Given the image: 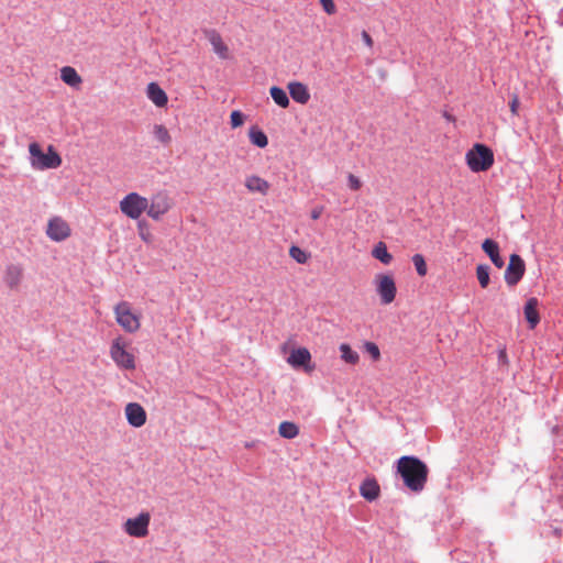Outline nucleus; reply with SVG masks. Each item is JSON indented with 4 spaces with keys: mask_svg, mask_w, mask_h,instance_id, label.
<instances>
[{
    "mask_svg": "<svg viewBox=\"0 0 563 563\" xmlns=\"http://www.w3.org/2000/svg\"><path fill=\"white\" fill-rule=\"evenodd\" d=\"M397 472L410 490L420 493L424 488L429 470L419 457L413 455L401 456L397 461Z\"/></svg>",
    "mask_w": 563,
    "mask_h": 563,
    "instance_id": "f257e3e1",
    "label": "nucleus"
},
{
    "mask_svg": "<svg viewBox=\"0 0 563 563\" xmlns=\"http://www.w3.org/2000/svg\"><path fill=\"white\" fill-rule=\"evenodd\" d=\"M29 152L31 165L35 169H53L62 165V157L52 145L48 146L47 153H43L40 144L33 142L29 145Z\"/></svg>",
    "mask_w": 563,
    "mask_h": 563,
    "instance_id": "f03ea898",
    "label": "nucleus"
},
{
    "mask_svg": "<svg viewBox=\"0 0 563 563\" xmlns=\"http://www.w3.org/2000/svg\"><path fill=\"white\" fill-rule=\"evenodd\" d=\"M466 163L470 169L474 173L486 172L494 164V153L485 144L476 143L467 151Z\"/></svg>",
    "mask_w": 563,
    "mask_h": 563,
    "instance_id": "7ed1b4c3",
    "label": "nucleus"
},
{
    "mask_svg": "<svg viewBox=\"0 0 563 563\" xmlns=\"http://www.w3.org/2000/svg\"><path fill=\"white\" fill-rule=\"evenodd\" d=\"M172 207V200L165 191H159L151 198L148 205L147 199L143 197V212L157 220L161 216L166 213Z\"/></svg>",
    "mask_w": 563,
    "mask_h": 563,
    "instance_id": "20e7f679",
    "label": "nucleus"
},
{
    "mask_svg": "<svg viewBox=\"0 0 563 563\" xmlns=\"http://www.w3.org/2000/svg\"><path fill=\"white\" fill-rule=\"evenodd\" d=\"M117 322L129 332L136 331L140 327L139 317L131 311L129 303L121 302L115 309Z\"/></svg>",
    "mask_w": 563,
    "mask_h": 563,
    "instance_id": "39448f33",
    "label": "nucleus"
},
{
    "mask_svg": "<svg viewBox=\"0 0 563 563\" xmlns=\"http://www.w3.org/2000/svg\"><path fill=\"white\" fill-rule=\"evenodd\" d=\"M377 280V294L384 305H388L394 301L397 292L395 280L389 275L378 274Z\"/></svg>",
    "mask_w": 563,
    "mask_h": 563,
    "instance_id": "423d86ee",
    "label": "nucleus"
},
{
    "mask_svg": "<svg viewBox=\"0 0 563 563\" xmlns=\"http://www.w3.org/2000/svg\"><path fill=\"white\" fill-rule=\"evenodd\" d=\"M70 233V227L64 219L60 217L49 219L46 228V234L51 240L60 242L68 239Z\"/></svg>",
    "mask_w": 563,
    "mask_h": 563,
    "instance_id": "0eeeda50",
    "label": "nucleus"
},
{
    "mask_svg": "<svg viewBox=\"0 0 563 563\" xmlns=\"http://www.w3.org/2000/svg\"><path fill=\"white\" fill-rule=\"evenodd\" d=\"M526 271V265L523 260L518 254H511L509 264L505 272V280L507 285L515 286L517 285Z\"/></svg>",
    "mask_w": 563,
    "mask_h": 563,
    "instance_id": "6e6552de",
    "label": "nucleus"
},
{
    "mask_svg": "<svg viewBox=\"0 0 563 563\" xmlns=\"http://www.w3.org/2000/svg\"><path fill=\"white\" fill-rule=\"evenodd\" d=\"M110 354L118 366L124 368H134L133 355L125 350V346L120 342L119 339L113 341Z\"/></svg>",
    "mask_w": 563,
    "mask_h": 563,
    "instance_id": "1a4fd4ad",
    "label": "nucleus"
},
{
    "mask_svg": "<svg viewBox=\"0 0 563 563\" xmlns=\"http://www.w3.org/2000/svg\"><path fill=\"white\" fill-rule=\"evenodd\" d=\"M24 278V268L20 264H10L3 273V282L5 286L13 291L20 289Z\"/></svg>",
    "mask_w": 563,
    "mask_h": 563,
    "instance_id": "9d476101",
    "label": "nucleus"
},
{
    "mask_svg": "<svg viewBox=\"0 0 563 563\" xmlns=\"http://www.w3.org/2000/svg\"><path fill=\"white\" fill-rule=\"evenodd\" d=\"M120 210L131 219H139L141 217V196L136 192L129 194L121 200Z\"/></svg>",
    "mask_w": 563,
    "mask_h": 563,
    "instance_id": "9b49d317",
    "label": "nucleus"
},
{
    "mask_svg": "<svg viewBox=\"0 0 563 563\" xmlns=\"http://www.w3.org/2000/svg\"><path fill=\"white\" fill-rule=\"evenodd\" d=\"M311 354L306 347H298L291 351L290 355L288 356V363L295 367H305L306 369H311V367H308V364L310 363Z\"/></svg>",
    "mask_w": 563,
    "mask_h": 563,
    "instance_id": "f8f14e48",
    "label": "nucleus"
},
{
    "mask_svg": "<svg viewBox=\"0 0 563 563\" xmlns=\"http://www.w3.org/2000/svg\"><path fill=\"white\" fill-rule=\"evenodd\" d=\"M539 301L537 298H529L523 307V313L530 329H534L540 322V316L538 311Z\"/></svg>",
    "mask_w": 563,
    "mask_h": 563,
    "instance_id": "ddd939ff",
    "label": "nucleus"
},
{
    "mask_svg": "<svg viewBox=\"0 0 563 563\" xmlns=\"http://www.w3.org/2000/svg\"><path fill=\"white\" fill-rule=\"evenodd\" d=\"M482 249L497 268L504 267L505 262L499 254V245L496 241L486 239L482 243Z\"/></svg>",
    "mask_w": 563,
    "mask_h": 563,
    "instance_id": "4468645a",
    "label": "nucleus"
},
{
    "mask_svg": "<svg viewBox=\"0 0 563 563\" xmlns=\"http://www.w3.org/2000/svg\"><path fill=\"white\" fill-rule=\"evenodd\" d=\"M60 79L64 84L73 89H80L82 78L78 71L71 66H64L60 68Z\"/></svg>",
    "mask_w": 563,
    "mask_h": 563,
    "instance_id": "2eb2a0df",
    "label": "nucleus"
},
{
    "mask_svg": "<svg viewBox=\"0 0 563 563\" xmlns=\"http://www.w3.org/2000/svg\"><path fill=\"white\" fill-rule=\"evenodd\" d=\"M148 99L158 108L167 104L168 98L166 92L156 82H150L146 88Z\"/></svg>",
    "mask_w": 563,
    "mask_h": 563,
    "instance_id": "dca6fc26",
    "label": "nucleus"
},
{
    "mask_svg": "<svg viewBox=\"0 0 563 563\" xmlns=\"http://www.w3.org/2000/svg\"><path fill=\"white\" fill-rule=\"evenodd\" d=\"M380 493V488L376 479L374 478H366L363 481V483L360 486V494L361 496L368 500L373 501L378 498Z\"/></svg>",
    "mask_w": 563,
    "mask_h": 563,
    "instance_id": "f3484780",
    "label": "nucleus"
},
{
    "mask_svg": "<svg viewBox=\"0 0 563 563\" xmlns=\"http://www.w3.org/2000/svg\"><path fill=\"white\" fill-rule=\"evenodd\" d=\"M290 97L298 103L306 104L310 99V93L306 85L294 81L288 85Z\"/></svg>",
    "mask_w": 563,
    "mask_h": 563,
    "instance_id": "a211bd4d",
    "label": "nucleus"
},
{
    "mask_svg": "<svg viewBox=\"0 0 563 563\" xmlns=\"http://www.w3.org/2000/svg\"><path fill=\"white\" fill-rule=\"evenodd\" d=\"M245 187L251 192H260L262 195H266L269 189V184L265 179L252 175L246 178Z\"/></svg>",
    "mask_w": 563,
    "mask_h": 563,
    "instance_id": "6ab92c4d",
    "label": "nucleus"
},
{
    "mask_svg": "<svg viewBox=\"0 0 563 563\" xmlns=\"http://www.w3.org/2000/svg\"><path fill=\"white\" fill-rule=\"evenodd\" d=\"M208 40L211 43L213 51L221 58L228 57V46L223 43L220 34L216 31H210Z\"/></svg>",
    "mask_w": 563,
    "mask_h": 563,
    "instance_id": "aec40b11",
    "label": "nucleus"
},
{
    "mask_svg": "<svg viewBox=\"0 0 563 563\" xmlns=\"http://www.w3.org/2000/svg\"><path fill=\"white\" fill-rule=\"evenodd\" d=\"M125 416L129 423L135 428L141 427V405L130 402L125 407Z\"/></svg>",
    "mask_w": 563,
    "mask_h": 563,
    "instance_id": "412c9836",
    "label": "nucleus"
},
{
    "mask_svg": "<svg viewBox=\"0 0 563 563\" xmlns=\"http://www.w3.org/2000/svg\"><path fill=\"white\" fill-rule=\"evenodd\" d=\"M249 137L252 144L256 145L257 147L264 148L268 144L266 134L256 125L250 128Z\"/></svg>",
    "mask_w": 563,
    "mask_h": 563,
    "instance_id": "4be33fe9",
    "label": "nucleus"
},
{
    "mask_svg": "<svg viewBox=\"0 0 563 563\" xmlns=\"http://www.w3.org/2000/svg\"><path fill=\"white\" fill-rule=\"evenodd\" d=\"M372 256L385 265H388L393 261L391 254L388 252L387 246L384 242H378L373 251Z\"/></svg>",
    "mask_w": 563,
    "mask_h": 563,
    "instance_id": "5701e85b",
    "label": "nucleus"
},
{
    "mask_svg": "<svg viewBox=\"0 0 563 563\" xmlns=\"http://www.w3.org/2000/svg\"><path fill=\"white\" fill-rule=\"evenodd\" d=\"M269 92H271L272 99L274 100V102L277 106H279L282 108H287L289 106V98L283 88L273 86L271 88Z\"/></svg>",
    "mask_w": 563,
    "mask_h": 563,
    "instance_id": "b1692460",
    "label": "nucleus"
},
{
    "mask_svg": "<svg viewBox=\"0 0 563 563\" xmlns=\"http://www.w3.org/2000/svg\"><path fill=\"white\" fill-rule=\"evenodd\" d=\"M278 432L285 439H294L299 433V428L294 422L284 421L279 424Z\"/></svg>",
    "mask_w": 563,
    "mask_h": 563,
    "instance_id": "393cba45",
    "label": "nucleus"
},
{
    "mask_svg": "<svg viewBox=\"0 0 563 563\" xmlns=\"http://www.w3.org/2000/svg\"><path fill=\"white\" fill-rule=\"evenodd\" d=\"M339 349L341 352V358L345 363L354 365L358 362L360 356H358L357 352L352 350V347L349 344L342 343Z\"/></svg>",
    "mask_w": 563,
    "mask_h": 563,
    "instance_id": "a878e982",
    "label": "nucleus"
},
{
    "mask_svg": "<svg viewBox=\"0 0 563 563\" xmlns=\"http://www.w3.org/2000/svg\"><path fill=\"white\" fill-rule=\"evenodd\" d=\"M124 530L128 534L132 537L140 538L141 537V515L135 518L128 519L124 525Z\"/></svg>",
    "mask_w": 563,
    "mask_h": 563,
    "instance_id": "bb28decb",
    "label": "nucleus"
},
{
    "mask_svg": "<svg viewBox=\"0 0 563 563\" xmlns=\"http://www.w3.org/2000/svg\"><path fill=\"white\" fill-rule=\"evenodd\" d=\"M153 134L156 141L159 143L167 145L170 142V135L168 130L162 124H155L153 129Z\"/></svg>",
    "mask_w": 563,
    "mask_h": 563,
    "instance_id": "cd10ccee",
    "label": "nucleus"
},
{
    "mask_svg": "<svg viewBox=\"0 0 563 563\" xmlns=\"http://www.w3.org/2000/svg\"><path fill=\"white\" fill-rule=\"evenodd\" d=\"M476 275L481 287L486 288L489 284V266L478 265L476 268Z\"/></svg>",
    "mask_w": 563,
    "mask_h": 563,
    "instance_id": "c85d7f7f",
    "label": "nucleus"
},
{
    "mask_svg": "<svg viewBox=\"0 0 563 563\" xmlns=\"http://www.w3.org/2000/svg\"><path fill=\"white\" fill-rule=\"evenodd\" d=\"M412 263L416 267V271H417V274L419 276H426L427 275V272H428V267H427V263H426V260L423 257V255L421 254H415L412 256Z\"/></svg>",
    "mask_w": 563,
    "mask_h": 563,
    "instance_id": "c756f323",
    "label": "nucleus"
},
{
    "mask_svg": "<svg viewBox=\"0 0 563 563\" xmlns=\"http://www.w3.org/2000/svg\"><path fill=\"white\" fill-rule=\"evenodd\" d=\"M289 254L299 264H303L308 260L307 253L298 246H291Z\"/></svg>",
    "mask_w": 563,
    "mask_h": 563,
    "instance_id": "7c9ffc66",
    "label": "nucleus"
},
{
    "mask_svg": "<svg viewBox=\"0 0 563 563\" xmlns=\"http://www.w3.org/2000/svg\"><path fill=\"white\" fill-rule=\"evenodd\" d=\"M244 120L245 115L241 111H232L230 115V123L233 129L241 126L244 123Z\"/></svg>",
    "mask_w": 563,
    "mask_h": 563,
    "instance_id": "2f4dec72",
    "label": "nucleus"
},
{
    "mask_svg": "<svg viewBox=\"0 0 563 563\" xmlns=\"http://www.w3.org/2000/svg\"><path fill=\"white\" fill-rule=\"evenodd\" d=\"M365 350L371 354L373 360L377 361L380 357V352L378 346L373 342L365 343Z\"/></svg>",
    "mask_w": 563,
    "mask_h": 563,
    "instance_id": "473e14b6",
    "label": "nucleus"
},
{
    "mask_svg": "<svg viewBox=\"0 0 563 563\" xmlns=\"http://www.w3.org/2000/svg\"><path fill=\"white\" fill-rule=\"evenodd\" d=\"M320 4L328 14H334L336 11L333 0H320Z\"/></svg>",
    "mask_w": 563,
    "mask_h": 563,
    "instance_id": "72a5a7b5",
    "label": "nucleus"
},
{
    "mask_svg": "<svg viewBox=\"0 0 563 563\" xmlns=\"http://www.w3.org/2000/svg\"><path fill=\"white\" fill-rule=\"evenodd\" d=\"M347 185H349L350 189L358 190L362 186V183L358 177L354 176L353 174H349Z\"/></svg>",
    "mask_w": 563,
    "mask_h": 563,
    "instance_id": "f704fd0d",
    "label": "nucleus"
},
{
    "mask_svg": "<svg viewBox=\"0 0 563 563\" xmlns=\"http://www.w3.org/2000/svg\"><path fill=\"white\" fill-rule=\"evenodd\" d=\"M509 107H510V111L512 114H517L518 113V108H519V98L517 95H514L510 102H509Z\"/></svg>",
    "mask_w": 563,
    "mask_h": 563,
    "instance_id": "c9c22d12",
    "label": "nucleus"
},
{
    "mask_svg": "<svg viewBox=\"0 0 563 563\" xmlns=\"http://www.w3.org/2000/svg\"><path fill=\"white\" fill-rule=\"evenodd\" d=\"M150 522V514L143 512V538L147 534V527Z\"/></svg>",
    "mask_w": 563,
    "mask_h": 563,
    "instance_id": "e433bc0d",
    "label": "nucleus"
},
{
    "mask_svg": "<svg viewBox=\"0 0 563 563\" xmlns=\"http://www.w3.org/2000/svg\"><path fill=\"white\" fill-rule=\"evenodd\" d=\"M362 38H363L364 43H365L368 47H372V46H373V40H372L371 35H369L366 31H363V32H362Z\"/></svg>",
    "mask_w": 563,
    "mask_h": 563,
    "instance_id": "4c0bfd02",
    "label": "nucleus"
},
{
    "mask_svg": "<svg viewBox=\"0 0 563 563\" xmlns=\"http://www.w3.org/2000/svg\"><path fill=\"white\" fill-rule=\"evenodd\" d=\"M498 361L501 364H506L508 362L506 349H501L498 352Z\"/></svg>",
    "mask_w": 563,
    "mask_h": 563,
    "instance_id": "58836bf2",
    "label": "nucleus"
},
{
    "mask_svg": "<svg viewBox=\"0 0 563 563\" xmlns=\"http://www.w3.org/2000/svg\"><path fill=\"white\" fill-rule=\"evenodd\" d=\"M321 213H322V209L321 208H316L311 211V218L313 220H318L320 217H321Z\"/></svg>",
    "mask_w": 563,
    "mask_h": 563,
    "instance_id": "ea45409f",
    "label": "nucleus"
},
{
    "mask_svg": "<svg viewBox=\"0 0 563 563\" xmlns=\"http://www.w3.org/2000/svg\"><path fill=\"white\" fill-rule=\"evenodd\" d=\"M142 239H143V242H148L147 234L144 231H143Z\"/></svg>",
    "mask_w": 563,
    "mask_h": 563,
    "instance_id": "a19ab883",
    "label": "nucleus"
},
{
    "mask_svg": "<svg viewBox=\"0 0 563 563\" xmlns=\"http://www.w3.org/2000/svg\"><path fill=\"white\" fill-rule=\"evenodd\" d=\"M142 417H143V424H144L146 422V413L144 410H143Z\"/></svg>",
    "mask_w": 563,
    "mask_h": 563,
    "instance_id": "79ce46f5",
    "label": "nucleus"
},
{
    "mask_svg": "<svg viewBox=\"0 0 563 563\" xmlns=\"http://www.w3.org/2000/svg\"><path fill=\"white\" fill-rule=\"evenodd\" d=\"M93 563H109L107 561H97V562H93Z\"/></svg>",
    "mask_w": 563,
    "mask_h": 563,
    "instance_id": "37998d69",
    "label": "nucleus"
},
{
    "mask_svg": "<svg viewBox=\"0 0 563 563\" xmlns=\"http://www.w3.org/2000/svg\"><path fill=\"white\" fill-rule=\"evenodd\" d=\"M445 118H446L448 120H451V119H452V118H451V115H448V114H445Z\"/></svg>",
    "mask_w": 563,
    "mask_h": 563,
    "instance_id": "c03bdc74",
    "label": "nucleus"
}]
</instances>
